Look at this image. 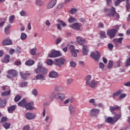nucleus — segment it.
I'll return each mask as SVG.
<instances>
[{"instance_id": "1", "label": "nucleus", "mask_w": 130, "mask_h": 130, "mask_svg": "<svg viewBox=\"0 0 130 130\" xmlns=\"http://www.w3.org/2000/svg\"><path fill=\"white\" fill-rule=\"evenodd\" d=\"M91 79L92 76L91 75H87L85 78L86 81L85 84L86 85H88V86L92 87V89H94L96 86L99 85V82H98V81H95L94 79L91 81Z\"/></svg>"}, {"instance_id": "2", "label": "nucleus", "mask_w": 130, "mask_h": 130, "mask_svg": "<svg viewBox=\"0 0 130 130\" xmlns=\"http://www.w3.org/2000/svg\"><path fill=\"white\" fill-rule=\"evenodd\" d=\"M121 118V114H117L114 117H108L105 119V121L107 123H111V124H113V123H115L116 121L119 120Z\"/></svg>"}, {"instance_id": "3", "label": "nucleus", "mask_w": 130, "mask_h": 130, "mask_svg": "<svg viewBox=\"0 0 130 130\" xmlns=\"http://www.w3.org/2000/svg\"><path fill=\"white\" fill-rule=\"evenodd\" d=\"M36 74H47V69L43 67V64L42 62H40L38 63L37 68L35 70Z\"/></svg>"}, {"instance_id": "4", "label": "nucleus", "mask_w": 130, "mask_h": 130, "mask_svg": "<svg viewBox=\"0 0 130 130\" xmlns=\"http://www.w3.org/2000/svg\"><path fill=\"white\" fill-rule=\"evenodd\" d=\"M120 27V25H116L115 28H112L111 29H109L107 31V35L110 37V38H114L116 33L118 31V29Z\"/></svg>"}, {"instance_id": "5", "label": "nucleus", "mask_w": 130, "mask_h": 130, "mask_svg": "<svg viewBox=\"0 0 130 130\" xmlns=\"http://www.w3.org/2000/svg\"><path fill=\"white\" fill-rule=\"evenodd\" d=\"M54 96L55 97L56 99H60L61 101H63L66 97L63 93H58L55 94L54 92H52L50 95L51 100H53V99H54Z\"/></svg>"}, {"instance_id": "6", "label": "nucleus", "mask_w": 130, "mask_h": 130, "mask_svg": "<svg viewBox=\"0 0 130 130\" xmlns=\"http://www.w3.org/2000/svg\"><path fill=\"white\" fill-rule=\"evenodd\" d=\"M54 64L55 66H57L59 68H61L63 64H64V62H66V60L65 58H57L54 60Z\"/></svg>"}, {"instance_id": "7", "label": "nucleus", "mask_w": 130, "mask_h": 130, "mask_svg": "<svg viewBox=\"0 0 130 130\" xmlns=\"http://www.w3.org/2000/svg\"><path fill=\"white\" fill-rule=\"evenodd\" d=\"M90 56L95 61H98L100 58V53L98 51L92 52L90 54Z\"/></svg>"}, {"instance_id": "8", "label": "nucleus", "mask_w": 130, "mask_h": 130, "mask_svg": "<svg viewBox=\"0 0 130 130\" xmlns=\"http://www.w3.org/2000/svg\"><path fill=\"white\" fill-rule=\"evenodd\" d=\"M49 57L51 58H53L55 57H58V56H61V54L58 51H54L51 52L50 53L48 54Z\"/></svg>"}, {"instance_id": "9", "label": "nucleus", "mask_w": 130, "mask_h": 130, "mask_svg": "<svg viewBox=\"0 0 130 130\" xmlns=\"http://www.w3.org/2000/svg\"><path fill=\"white\" fill-rule=\"evenodd\" d=\"M8 73V75H7V77L9 78V79H12V78H14V77L17 76V71L15 70H9Z\"/></svg>"}, {"instance_id": "10", "label": "nucleus", "mask_w": 130, "mask_h": 130, "mask_svg": "<svg viewBox=\"0 0 130 130\" xmlns=\"http://www.w3.org/2000/svg\"><path fill=\"white\" fill-rule=\"evenodd\" d=\"M25 118L28 120H32V119H35L36 114L35 113L27 112L25 114Z\"/></svg>"}, {"instance_id": "11", "label": "nucleus", "mask_w": 130, "mask_h": 130, "mask_svg": "<svg viewBox=\"0 0 130 130\" xmlns=\"http://www.w3.org/2000/svg\"><path fill=\"white\" fill-rule=\"evenodd\" d=\"M100 112V110L99 109H92L90 110V114L91 116H97Z\"/></svg>"}, {"instance_id": "12", "label": "nucleus", "mask_w": 130, "mask_h": 130, "mask_svg": "<svg viewBox=\"0 0 130 130\" xmlns=\"http://www.w3.org/2000/svg\"><path fill=\"white\" fill-rule=\"evenodd\" d=\"M70 27L73 29H74V30H76V31H79L80 29V28H81V24H79L78 22H76L70 25Z\"/></svg>"}, {"instance_id": "13", "label": "nucleus", "mask_w": 130, "mask_h": 130, "mask_svg": "<svg viewBox=\"0 0 130 130\" xmlns=\"http://www.w3.org/2000/svg\"><path fill=\"white\" fill-rule=\"evenodd\" d=\"M49 78L56 79L58 77V73L54 71H51L49 74Z\"/></svg>"}, {"instance_id": "14", "label": "nucleus", "mask_w": 130, "mask_h": 130, "mask_svg": "<svg viewBox=\"0 0 130 130\" xmlns=\"http://www.w3.org/2000/svg\"><path fill=\"white\" fill-rule=\"evenodd\" d=\"M77 42L80 45H84V43L86 42V40L81 37H77L76 38Z\"/></svg>"}, {"instance_id": "15", "label": "nucleus", "mask_w": 130, "mask_h": 130, "mask_svg": "<svg viewBox=\"0 0 130 130\" xmlns=\"http://www.w3.org/2000/svg\"><path fill=\"white\" fill-rule=\"evenodd\" d=\"M115 14H116V11H115V8L112 7V9H111L110 12L108 13V16L110 18H113Z\"/></svg>"}, {"instance_id": "16", "label": "nucleus", "mask_w": 130, "mask_h": 130, "mask_svg": "<svg viewBox=\"0 0 130 130\" xmlns=\"http://www.w3.org/2000/svg\"><path fill=\"white\" fill-rule=\"evenodd\" d=\"M20 75L21 78H22L24 80H27V79H28V78H29V76H30V73L28 72H20Z\"/></svg>"}, {"instance_id": "17", "label": "nucleus", "mask_w": 130, "mask_h": 130, "mask_svg": "<svg viewBox=\"0 0 130 130\" xmlns=\"http://www.w3.org/2000/svg\"><path fill=\"white\" fill-rule=\"evenodd\" d=\"M121 108H120V107L117 106V105H116L114 107L113 106H110V110L111 111V112H113V111H121Z\"/></svg>"}, {"instance_id": "18", "label": "nucleus", "mask_w": 130, "mask_h": 130, "mask_svg": "<svg viewBox=\"0 0 130 130\" xmlns=\"http://www.w3.org/2000/svg\"><path fill=\"white\" fill-rule=\"evenodd\" d=\"M57 0H52L48 5V9H52L56 5Z\"/></svg>"}, {"instance_id": "19", "label": "nucleus", "mask_w": 130, "mask_h": 130, "mask_svg": "<svg viewBox=\"0 0 130 130\" xmlns=\"http://www.w3.org/2000/svg\"><path fill=\"white\" fill-rule=\"evenodd\" d=\"M3 45L4 46L6 45H12L13 44V43L12 42V41L9 39H6V40H4L3 41Z\"/></svg>"}, {"instance_id": "20", "label": "nucleus", "mask_w": 130, "mask_h": 130, "mask_svg": "<svg viewBox=\"0 0 130 130\" xmlns=\"http://www.w3.org/2000/svg\"><path fill=\"white\" fill-rule=\"evenodd\" d=\"M27 103V101L26 99H23L20 102L18 103V106H21V107H25Z\"/></svg>"}, {"instance_id": "21", "label": "nucleus", "mask_w": 130, "mask_h": 130, "mask_svg": "<svg viewBox=\"0 0 130 130\" xmlns=\"http://www.w3.org/2000/svg\"><path fill=\"white\" fill-rule=\"evenodd\" d=\"M54 90L56 92H62L64 89L62 86L61 85H56L54 87Z\"/></svg>"}, {"instance_id": "22", "label": "nucleus", "mask_w": 130, "mask_h": 130, "mask_svg": "<svg viewBox=\"0 0 130 130\" xmlns=\"http://www.w3.org/2000/svg\"><path fill=\"white\" fill-rule=\"evenodd\" d=\"M35 79L36 80H41L42 81H44V80H45V76L42 74H39L36 76Z\"/></svg>"}, {"instance_id": "23", "label": "nucleus", "mask_w": 130, "mask_h": 130, "mask_svg": "<svg viewBox=\"0 0 130 130\" xmlns=\"http://www.w3.org/2000/svg\"><path fill=\"white\" fill-rule=\"evenodd\" d=\"M89 51V49L88 47L85 45L83 46L82 49V53L84 55H87L88 54V52Z\"/></svg>"}, {"instance_id": "24", "label": "nucleus", "mask_w": 130, "mask_h": 130, "mask_svg": "<svg viewBox=\"0 0 130 130\" xmlns=\"http://www.w3.org/2000/svg\"><path fill=\"white\" fill-rule=\"evenodd\" d=\"M24 107L27 110H33L34 109L33 107H32V105H31V103H26Z\"/></svg>"}, {"instance_id": "25", "label": "nucleus", "mask_w": 130, "mask_h": 130, "mask_svg": "<svg viewBox=\"0 0 130 130\" xmlns=\"http://www.w3.org/2000/svg\"><path fill=\"white\" fill-rule=\"evenodd\" d=\"M16 108H17V105H12L8 107V112H12V111H14Z\"/></svg>"}, {"instance_id": "26", "label": "nucleus", "mask_w": 130, "mask_h": 130, "mask_svg": "<svg viewBox=\"0 0 130 130\" xmlns=\"http://www.w3.org/2000/svg\"><path fill=\"white\" fill-rule=\"evenodd\" d=\"M7 104V102L5 100H0V108H3L5 107Z\"/></svg>"}, {"instance_id": "27", "label": "nucleus", "mask_w": 130, "mask_h": 130, "mask_svg": "<svg viewBox=\"0 0 130 130\" xmlns=\"http://www.w3.org/2000/svg\"><path fill=\"white\" fill-rule=\"evenodd\" d=\"M34 63H35V61H34L33 60H28L25 62L26 66H33Z\"/></svg>"}, {"instance_id": "28", "label": "nucleus", "mask_w": 130, "mask_h": 130, "mask_svg": "<svg viewBox=\"0 0 130 130\" xmlns=\"http://www.w3.org/2000/svg\"><path fill=\"white\" fill-rule=\"evenodd\" d=\"M10 61V55H6L5 57L2 62H5V63H8Z\"/></svg>"}, {"instance_id": "29", "label": "nucleus", "mask_w": 130, "mask_h": 130, "mask_svg": "<svg viewBox=\"0 0 130 130\" xmlns=\"http://www.w3.org/2000/svg\"><path fill=\"white\" fill-rule=\"evenodd\" d=\"M43 1L42 0H36V5L37 6H39V7H41L43 5H44Z\"/></svg>"}, {"instance_id": "30", "label": "nucleus", "mask_w": 130, "mask_h": 130, "mask_svg": "<svg viewBox=\"0 0 130 130\" xmlns=\"http://www.w3.org/2000/svg\"><path fill=\"white\" fill-rule=\"evenodd\" d=\"M27 39V35L25 32H22L21 34L20 39L21 40H25Z\"/></svg>"}, {"instance_id": "31", "label": "nucleus", "mask_w": 130, "mask_h": 130, "mask_svg": "<svg viewBox=\"0 0 130 130\" xmlns=\"http://www.w3.org/2000/svg\"><path fill=\"white\" fill-rule=\"evenodd\" d=\"M3 126L6 129H9V128H10V126H11V123L6 122L3 124Z\"/></svg>"}, {"instance_id": "32", "label": "nucleus", "mask_w": 130, "mask_h": 130, "mask_svg": "<svg viewBox=\"0 0 130 130\" xmlns=\"http://www.w3.org/2000/svg\"><path fill=\"white\" fill-rule=\"evenodd\" d=\"M68 21L69 23H74L75 22H77V19L74 17H70L69 18Z\"/></svg>"}, {"instance_id": "33", "label": "nucleus", "mask_w": 130, "mask_h": 130, "mask_svg": "<svg viewBox=\"0 0 130 130\" xmlns=\"http://www.w3.org/2000/svg\"><path fill=\"white\" fill-rule=\"evenodd\" d=\"M122 93V90H119L113 94V98H114L116 96H118Z\"/></svg>"}, {"instance_id": "34", "label": "nucleus", "mask_w": 130, "mask_h": 130, "mask_svg": "<svg viewBox=\"0 0 130 130\" xmlns=\"http://www.w3.org/2000/svg\"><path fill=\"white\" fill-rule=\"evenodd\" d=\"M70 102L72 103V102H73V100H72V99H67L63 102V104H64V105H67V104H69Z\"/></svg>"}, {"instance_id": "35", "label": "nucleus", "mask_w": 130, "mask_h": 130, "mask_svg": "<svg viewBox=\"0 0 130 130\" xmlns=\"http://www.w3.org/2000/svg\"><path fill=\"white\" fill-rule=\"evenodd\" d=\"M14 20H15V15H12L9 17V21L10 24H13Z\"/></svg>"}, {"instance_id": "36", "label": "nucleus", "mask_w": 130, "mask_h": 130, "mask_svg": "<svg viewBox=\"0 0 130 130\" xmlns=\"http://www.w3.org/2000/svg\"><path fill=\"white\" fill-rule=\"evenodd\" d=\"M37 52V48L35 47L34 48H33L31 50L30 53H31V55H36Z\"/></svg>"}, {"instance_id": "37", "label": "nucleus", "mask_w": 130, "mask_h": 130, "mask_svg": "<svg viewBox=\"0 0 130 130\" xmlns=\"http://www.w3.org/2000/svg\"><path fill=\"white\" fill-rule=\"evenodd\" d=\"M69 110L71 113H75V107L71 105L69 106Z\"/></svg>"}, {"instance_id": "38", "label": "nucleus", "mask_w": 130, "mask_h": 130, "mask_svg": "<svg viewBox=\"0 0 130 130\" xmlns=\"http://www.w3.org/2000/svg\"><path fill=\"white\" fill-rule=\"evenodd\" d=\"M11 94V90H8L2 92V96H9Z\"/></svg>"}, {"instance_id": "39", "label": "nucleus", "mask_w": 130, "mask_h": 130, "mask_svg": "<svg viewBox=\"0 0 130 130\" xmlns=\"http://www.w3.org/2000/svg\"><path fill=\"white\" fill-rule=\"evenodd\" d=\"M31 94L34 95V96H37V95H38V91L37 89L34 88L31 91Z\"/></svg>"}, {"instance_id": "40", "label": "nucleus", "mask_w": 130, "mask_h": 130, "mask_svg": "<svg viewBox=\"0 0 130 130\" xmlns=\"http://www.w3.org/2000/svg\"><path fill=\"white\" fill-rule=\"evenodd\" d=\"M114 40L119 43L120 44L122 43V40H123V38H119L118 39H114Z\"/></svg>"}, {"instance_id": "41", "label": "nucleus", "mask_w": 130, "mask_h": 130, "mask_svg": "<svg viewBox=\"0 0 130 130\" xmlns=\"http://www.w3.org/2000/svg\"><path fill=\"white\" fill-rule=\"evenodd\" d=\"M100 37L101 38H106V33L104 31H101L100 32Z\"/></svg>"}, {"instance_id": "42", "label": "nucleus", "mask_w": 130, "mask_h": 130, "mask_svg": "<svg viewBox=\"0 0 130 130\" xmlns=\"http://www.w3.org/2000/svg\"><path fill=\"white\" fill-rule=\"evenodd\" d=\"M125 67H128L130 66V57L126 59L125 61Z\"/></svg>"}, {"instance_id": "43", "label": "nucleus", "mask_w": 130, "mask_h": 130, "mask_svg": "<svg viewBox=\"0 0 130 130\" xmlns=\"http://www.w3.org/2000/svg\"><path fill=\"white\" fill-rule=\"evenodd\" d=\"M47 64H48V66H52V64H53V60H52V59H48L47 60Z\"/></svg>"}, {"instance_id": "44", "label": "nucleus", "mask_w": 130, "mask_h": 130, "mask_svg": "<svg viewBox=\"0 0 130 130\" xmlns=\"http://www.w3.org/2000/svg\"><path fill=\"white\" fill-rule=\"evenodd\" d=\"M77 11L78 10L77 8H72L70 10V14H71V15H74V14H76V13H77Z\"/></svg>"}, {"instance_id": "45", "label": "nucleus", "mask_w": 130, "mask_h": 130, "mask_svg": "<svg viewBox=\"0 0 130 130\" xmlns=\"http://www.w3.org/2000/svg\"><path fill=\"white\" fill-rule=\"evenodd\" d=\"M113 67V62L112 60H110L108 62L107 69H111Z\"/></svg>"}, {"instance_id": "46", "label": "nucleus", "mask_w": 130, "mask_h": 130, "mask_svg": "<svg viewBox=\"0 0 130 130\" xmlns=\"http://www.w3.org/2000/svg\"><path fill=\"white\" fill-rule=\"evenodd\" d=\"M62 40V39H61V38L58 37V38H57L55 40V43H56V44H59V43L60 42H61Z\"/></svg>"}, {"instance_id": "47", "label": "nucleus", "mask_w": 130, "mask_h": 130, "mask_svg": "<svg viewBox=\"0 0 130 130\" xmlns=\"http://www.w3.org/2000/svg\"><path fill=\"white\" fill-rule=\"evenodd\" d=\"M50 118V116L48 115H47L45 118L44 121H45L46 123H48V122H49Z\"/></svg>"}, {"instance_id": "48", "label": "nucleus", "mask_w": 130, "mask_h": 130, "mask_svg": "<svg viewBox=\"0 0 130 130\" xmlns=\"http://www.w3.org/2000/svg\"><path fill=\"white\" fill-rule=\"evenodd\" d=\"M70 63L72 68H76V67H77V64L76 63L75 61H71Z\"/></svg>"}, {"instance_id": "49", "label": "nucleus", "mask_w": 130, "mask_h": 130, "mask_svg": "<svg viewBox=\"0 0 130 130\" xmlns=\"http://www.w3.org/2000/svg\"><path fill=\"white\" fill-rule=\"evenodd\" d=\"M122 2H124V0H116L115 2V7L118 6L120 3H122Z\"/></svg>"}, {"instance_id": "50", "label": "nucleus", "mask_w": 130, "mask_h": 130, "mask_svg": "<svg viewBox=\"0 0 130 130\" xmlns=\"http://www.w3.org/2000/svg\"><path fill=\"white\" fill-rule=\"evenodd\" d=\"M20 16H21L22 17H25V16L27 15V12H26V11H22L20 12Z\"/></svg>"}, {"instance_id": "51", "label": "nucleus", "mask_w": 130, "mask_h": 130, "mask_svg": "<svg viewBox=\"0 0 130 130\" xmlns=\"http://www.w3.org/2000/svg\"><path fill=\"white\" fill-rule=\"evenodd\" d=\"M108 47L109 50H112L114 47L113 44L111 43L108 44Z\"/></svg>"}, {"instance_id": "52", "label": "nucleus", "mask_w": 130, "mask_h": 130, "mask_svg": "<svg viewBox=\"0 0 130 130\" xmlns=\"http://www.w3.org/2000/svg\"><path fill=\"white\" fill-rule=\"evenodd\" d=\"M21 100V96L20 95H16L14 99V101L15 102H18Z\"/></svg>"}, {"instance_id": "53", "label": "nucleus", "mask_w": 130, "mask_h": 130, "mask_svg": "<svg viewBox=\"0 0 130 130\" xmlns=\"http://www.w3.org/2000/svg\"><path fill=\"white\" fill-rule=\"evenodd\" d=\"M105 67V64H104V63H103V62H101L99 63V68L100 69H101V70H103V69Z\"/></svg>"}, {"instance_id": "54", "label": "nucleus", "mask_w": 130, "mask_h": 130, "mask_svg": "<svg viewBox=\"0 0 130 130\" xmlns=\"http://www.w3.org/2000/svg\"><path fill=\"white\" fill-rule=\"evenodd\" d=\"M71 52L72 56H74V57H77V56H78V54H77V52H76L75 50H74V51H72Z\"/></svg>"}, {"instance_id": "55", "label": "nucleus", "mask_w": 130, "mask_h": 130, "mask_svg": "<svg viewBox=\"0 0 130 130\" xmlns=\"http://www.w3.org/2000/svg\"><path fill=\"white\" fill-rule=\"evenodd\" d=\"M69 49L70 51H71V52H72V51H74L75 50V46L73 45H71L69 47Z\"/></svg>"}, {"instance_id": "56", "label": "nucleus", "mask_w": 130, "mask_h": 130, "mask_svg": "<svg viewBox=\"0 0 130 130\" xmlns=\"http://www.w3.org/2000/svg\"><path fill=\"white\" fill-rule=\"evenodd\" d=\"M27 85H28V83L27 82H23L21 83L20 87H21V88H23V87H25V86H27Z\"/></svg>"}, {"instance_id": "57", "label": "nucleus", "mask_w": 130, "mask_h": 130, "mask_svg": "<svg viewBox=\"0 0 130 130\" xmlns=\"http://www.w3.org/2000/svg\"><path fill=\"white\" fill-rule=\"evenodd\" d=\"M125 97H126V94L125 93H123L121 94L120 96L119 99H123V98H125Z\"/></svg>"}, {"instance_id": "58", "label": "nucleus", "mask_w": 130, "mask_h": 130, "mask_svg": "<svg viewBox=\"0 0 130 130\" xmlns=\"http://www.w3.org/2000/svg\"><path fill=\"white\" fill-rule=\"evenodd\" d=\"M8 120V118L6 117H3L1 120V122L3 123V122H6Z\"/></svg>"}, {"instance_id": "59", "label": "nucleus", "mask_w": 130, "mask_h": 130, "mask_svg": "<svg viewBox=\"0 0 130 130\" xmlns=\"http://www.w3.org/2000/svg\"><path fill=\"white\" fill-rule=\"evenodd\" d=\"M106 2L108 6H111L112 5V0H106Z\"/></svg>"}, {"instance_id": "60", "label": "nucleus", "mask_w": 130, "mask_h": 130, "mask_svg": "<svg viewBox=\"0 0 130 130\" xmlns=\"http://www.w3.org/2000/svg\"><path fill=\"white\" fill-rule=\"evenodd\" d=\"M113 42H114V44H115V47H118V45H119V43L114 39L113 40Z\"/></svg>"}, {"instance_id": "61", "label": "nucleus", "mask_w": 130, "mask_h": 130, "mask_svg": "<svg viewBox=\"0 0 130 130\" xmlns=\"http://www.w3.org/2000/svg\"><path fill=\"white\" fill-rule=\"evenodd\" d=\"M126 10H129L130 9V3L129 2H126Z\"/></svg>"}, {"instance_id": "62", "label": "nucleus", "mask_w": 130, "mask_h": 130, "mask_svg": "<svg viewBox=\"0 0 130 130\" xmlns=\"http://www.w3.org/2000/svg\"><path fill=\"white\" fill-rule=\"evenodd\" d=\"M10 28H11V25H8L5 27V33H7V32H8V31H9V29H10Z\"/></svg>"}, {"instance_id": "63", "label": "nucleus", "mask_w": 130, "mask_h": 130, "mask_svg": "<svg viewBox=\"0 0 130 130\" xmlns=\"http://www.w3.org/2000/svg\"><path fill=\"white\" fill-rule=\"evenodd\" d=\"M115 20H118V19H119V14L117 13H116L115 14Z\"/></svg>"}, {"instance_id": "64", "label": "nucleus", "mask_w": 130, "mask_h": 130, "mask_svg": "<svg viewBox=\"0 0 130 130\" xmlns=\"http://www.w3.org/2000/svg\"><path fill=\"white\" fill-rule=\"evenodd\" d=\"M29 129H30V126H29L28 125H27L24 127H23V130H29Z\"/></svg>"}]
</instances>
